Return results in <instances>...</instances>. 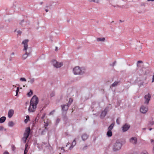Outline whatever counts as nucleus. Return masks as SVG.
<instances>
[{"label":"nucleus","mask_w":154,"mask_h":154,"mask_svg":"<svg viewBox=\"0 0 154 154\" xmlns=\"http://www.w3.org/2000/svg\"><path fill=\"white\" fill-rule=\"evenodd\" d=\"M24 22V20H22L19 23L20 25L23 26L22 23Z\"/></svg>","instance_id":"ea45409f"},{"label":"nucleus","mask_w":154,"mask_h":154,"mask_svg":"<svg viewBox=\"0 0 154 154\" xmlns=\"http://www.w3.org/2000/svg\"><path fill=\"white\" fill-rule=\"evenodd\" d=\"M148 108L147 106H142L140 108V111L142 113L145 114L148 111Z\"/></svg>","instance_id":"6e6552de"},{"label":"nucleus","mask_w":154,"mask_h":154,"mask_svg":"<svg viewBox=\"0 0 154 154\" xmlns=\"http://www.w3.org/2000/svg\"><path fill=\"white\" fill-rule=\"evenodd\" d=\"M57 48H57V47H56V48H55V51H57Z\"/></svg>","instance_id":"bf43d9fd"},{"label":"nucleus","mask_w":154,"mask_h":154,"mask_svg":"<svg viewBox=\"0 0 154 154\" xmlns=\"http://www.w3.org/2000/svg\"><path fill=\"white\" fill-rule=\"evenodd\" d=\"M46 145V146H45V147H46V146H47L49 144L48 143L47 144V143H45V142H42V146H44L45 145Z\"/></svg>","instance_id":"c9c22d12"},{"label":"nucleus","mask_w":154,"mask_h":154,"mask_svg":"<svg viewBox=\"0 0 154 154\" xmlns=\"http://www.w3.org/2000/svg\"><path fill=\"white\" fill-rule=\"evenodd\" d=\"M29 136V134H26V133H24L23 134V137H26V138H27Z\"/></svg>","instance_id":"7c9ffc66"},{"label":"nucleus","mask_w":154,"mask_h":154,"mask_svg":"<svg viewBox=\"0 0 154 154\" xmlns=\"http://www.w3.org/2000/svg\"><path fill=\"white\" fill-rule=\"evenodd\" d=\"M14 114V110L12 109L9 110L8 113V116L9 118H11Z\"/></svg>","instance_id":"9b49d317"},{"label":"nucleus","mask_w":154,"mask_h":154,"mask_svg":"<svg viewBox=\"0 0 154 154\" xmlns=\"http://www.w3.org/2000/svg\"><path fill=\"white\" fill-rule=\"evenodd\" d=\"M151 96L149 93L147 94L146 95L144 96L145 101L144 103L146 105L148 104L149 101L150 100Z\"/></svg>","instance_id":"0eeeda50"},{"label":"nucleus","mask_w":154,"mask_h":154,"mask_svg":"<svg viewBox=\"0 0 154 154\" xmlns=\"http://www.w3.org/2000/svg\"><path fill=\"white\" fill-rule=\"evenodd\" d=\"M27 144H26L25 148V149H24V154H27V152L28 151V149H27Z\"/></svg>","instance_id":"393cba45"},{"label":"nucleus","mask_w":154,"mask_h":154,"mask_svg":"<svg viewBox=\"0 0 154 154\" xmlns=\"http://www.w3.org/2000/svg\"><path fill=\"white\" fill-rule=\"evenodd\" d=\"M129 142L135 145L137 143V139L136 137H133L130 139Z\"/></svg>","instance_id":"9d476101"},{"label":"nucleus","mask_w":154,"mask_h":154,"mask_svg":"<svg viewBox=\"0 0 154 154\" xmlns=\"http://www.w3.org/2000/svg\"><path fill=\"white\" fill-rule=\"evenodd\" d=\"M11 147H12V150H13V151H14V149H15V148L14 147V146L12 145Z\"/></svg>","instance_id":"a18cd8bd"},{"label":"nucleus","mask_w":154,"mask_h":154,"mask_svg":"<svg viewBox=\"0 0 154 154\" xmlns=\"http://www.w3.org/2000/svg\"><path fill=\"white\" fill-rule=\"evenodd\" d=\"M143 63V61H141V60L138 61H137V66H138V63Z\"/></svg>","instance_id":"37998d69"},{"label":"nucleus","mask_w":154,"mask_h":154,"mask_svg":"<svg viewBox=\"0 0 154 154\" xmlns=\"http://www.w3.org/2000/svg\"><path fill=\"white\" fill-rule=\"evenodd\" d=\"M19 87H17V90L16 91V96L17 95L18 93L19 92Z\"/></svg>","instance_id":"4c0bfd02"},{"label":"nucleus","mask_w":154,"mask_h":154,"mask_svg":"<svg viewBox=\"0 0 154 154\" xmlns=\"http://www.w3.org/2000/svg\"><path fill=\"white\" fill-rule=\"evenodd\" d=\"M85 71V69L84 67L80 68L79 66H77L73 68V71L75 75H82Z\"/></svg>","instance_id":"7ed1b4c3"},{"label":"nucleus","mask_w":154,"mask_h":154,"mask_svg":"<svg viewBox=\"0 0 154 154\" xmlns=\"http://www.w3.org/2000/svg\"><path fill=\"white\" fill-rule=\"evenodd\" d=\"M44 129L41 132V134L42 135H44L45 134V133L47 132L48 131V128H44Z\"/></svg>","instance_id":"412c9836"},{"label":"nucleus","mask_w":154,"mask_h":154,"mask_svg":"<svg viewBox=\"0 0 154 154\" xmlns=\"http://www.w3.org/2000/svg\"><path fill=\"white\" fill-rule=\"evenodd\" d=\"M146 128H143L142 129H143V130H146Z\"/></svg>","instance_id":"e2e57ef3"},{"label":"nucleus","mask_w":154,"mask_h":154,"mask_svg":"<svg viewBox=\"0 0 154 154\" xmlns=\"http://www.w3.org/2000/svg\"><path fill=\"white\" fill-rule=\"evenodd\" d=\"M32 94H33L32 91L31 90H30V92L28 93L27 95L29 96L30 97L31 96V95Z\"/></svg>","instance_id":"cd10ccee"},{"label":"nucleus","mask_w":154,"mask_h":154,"mask_svg":"<svg viewBox=\"0 0 154 154\" xmlns=\"http://www.w3.org/2000/svg\"><path fill=\"white\" fill-rule=\"evenodd\" d=\"M10 61H11L12 60V57H10L9 59Z\"/></svg>","instance_id":"603ef678"},{"label":"nucleus","mask_w":154,"mask_h":154,"mask_svg":"<svg viewBox=\"0 0 154 154\" xmlns=\"http://www.w3.org/2000/svg\"><path fill=\"white\" fill-rule=\"evenodd\" d=\"M20 81H26V79L24 78H21L20 79Z\"/></svg>","instance_id":"473e14b6"},{"label":"nucleus","mask_w":154,"mask_h":154,"mask_svg":"<svg viewBox=\"0 0 154 154\" xmlns=\"http://www.w3.org/2000/svg\"><path fill=\"white\" fill-rule=\"evenodd\" d=\"M151 142L152 144H154V140H152L151 141Z\"/></svg>","instance_id":"3c124183"},{"label":"nucleus","mask_w":154,"mask_h":154,"mask_svg":"<svg viewBox=\"0 0 154 154\" xmlns=\"http://www.w3.org/2000/svg\"><path fill=\"white\" fill-rule=\"evenodd\" d=\"M26 119L24 120V122L26 124L28 121L29 120V116L27 115L26 116Z\"/></svg>","instance_id":"5701e85b"},{"label":"nucleus","mask_w":154,"mask_h":154,"mask_svg":"<svg viewBox=\"0 0 154 154\" xmlns=\"http://www.w3.org/2000/svg\"><path fill=\"white\" fill-rule=\"evenodd\" d=\"M153 151H154V146L153 147Z\"/></svg>","instance_id":"774afa93"},{"label":"nucleus","mask_w":154,"mask_h":154,"mask_svg":"<svg viewBox=\"0 0 154 154\" xmlns=\"http://www.w3.org/2000/svg\"><path fill=\"white\" fill-rule=\"evenodd\" d=\"M44 123H45V124L44 125V128H47L48 125V122L45 123V122H44Z\"/></svg>","instance_id":"2f4dec72"},{"label":"nucleus","mask_w":154,"mask_h":154,"mask_svg":"<svg viewBox=\"0 0 154 154\" xmlns=\"http://www.w3.org/2000/svg\"><path fill=\"white\" fill-rule=\"evenodd\" d=\"M147 1H152V2L154 1V0H147Z\"/></svg>","instance_id":"864d4df0"},{"label":"nucleus","mask_w":154,"mask_h":154,"mask_svg":"<svg viewBox=\"0 0 154 154\" xmlns=\"http://www.w3.org/2000/svg\"><path fill=\"white\" fill-rule=\"evenodd\" d=\"M4 128L3 126H0V131H2L3 130Z\"/></svg>","instance_id":"58836bf2"},{"label":"nucleus","mask_w":154,"mask_h":154,"mask_svg":"<svg viewBox=\"0 0 154 154\" xmlns=\"http://www.w3.org/2000/svg\"><path fill=\"white\" fill-rule=\"evenodd\" d=\"M14 52H12L11 54V55H14Z\"/></svg>","instance_id":"6e6d98bb"},{"label":"nucleus","mask_w":154,"mask_h":154,"mask_svg":"<svg viewBox=\"0 0 154 154\" xmlns=\"http://www.w3.org/2000/svg\"><path fill=\"white\" fill-rule=\"evenodd\" d=\"M141 154H148V152L146 151H144L142 152Z\"/></svg>","instance_id":"a19ab883"},{"label":"nucleus","mask_w":154,"mask_h":154,"mask_svg":"<svg viewBox=\"0 0 154 154\" xmlns=\"http://www.w3.org/2000/svg\"><path fill=\"white\" fill-rule=\"evenodd\" d=\"M154 125V121H153L152 120L150 121L149 123L148 124V126H152Z\"/></svg>","instance_id":"b1692460"},{"label":"nucleus","mask_w":154,"mask_h":154,"mask_svg":"<svg viewBox=\"0 0 154 154\" xmlns=\"http://www.w3.org/2000/svg\"><path fill=\"white\" fill-rule=\"evenodd\" d=\"M154 82V75L152 76V82Z\"/></svg>","instance_id":"09e8293b"},{"label":"nucleus","mask_w":154,"mask_h":154,"mask_svg":"<svg viewBox=\"0 0 154 154\" xmlns=\"http://www.w3.org/2000/svg\"><path fill=\"white\" fill-rule=\"evenodd\" d=\"M73 102V100L72 98H70L69 99V101L68 103V105L69 106L71 104V103H72V102Z\"/></svg>","instance_id":"a878e982"},{"label":"nucleus","mask_w":154,"mask_h":154,"mask_svg":"<svg viewBox=\"0 0 154 154\" xmlns=\"http://www.w3.org/2000/svg\"><path fill=\"white\" fill-rule=\"evenodd\" d=\"M109 109V107H107L102 112L100 116V118L101 119H103L105 117Z\"/></svg>","instance_id":"39448f33"},{"label":"nucleus","mask_w":154,"mask_h":154,"mask_svg":"<svg viewBox=\"0 0 154 154\" xmlns=\"http://www.w3.org/2000/svg\"><path fill=\"white\" fill-rule=\"evenodd\" d=\"M122 141L117 140L112 145V149L114 152H116L120 150L122 146Z\"/></svg>","instance_id":"f03ea898"},{"label":"nucleus","mask_w":154,"mask_h":154,"mask_svg":"<svg viewBox=\"0 0 154 154\" xmlns=\"http://www.w3.org/2000/svg\"><path fill=\"white\" fill-rule=\"evenodd\" d=\"M55 112V110H53V111H51V112H50L49 114V116H50L51 115H52L54 114V112Z\"/></svg>","instance_id":"72a5a7b5"},{"label":"nucleus","mask_w":154,"mask_h":154,"mask_svg":"<svg viewBox=\"0 0 154 154\" xmlns=\"http://www.w3.org/2000/svg\"><path fill=\"white\" fill-rule=\"evenodd\" d=\"M30 129L29 127L27 128L25 130V132L24 133H26L27 134H29V135L30 132Z\"/></svg>","instance_id":"dca6fc26"},{"label":"nucleus","mask_w":154,"mask_h":154,"mask_svg":"<svg viewBox=\"0 0 154 154\" xmlns=\"http://www.w3.org/2000/svg\"><path fill=\"white\" fill-rule=\"evenodd\" d=\"M28 40L26 39L24 40L22 42V43L24 45V49L23 51H25V54H23L22 56V58L23 60L26 59L29 55V54L27 52V50L28 47V45H27Z\"/></svg>","instance_id":"20e7f679"},{"label":"nucleus","mask_w":154,"mask_h":154,"mask_svg":"<svg viewBox=\"0 0 154 154\" xmlns=\"http://www.w3.org/2000/svg\"><path fill=\"white\" fill-rule=\"evenodd\" d=\"M130 125L129 124L125 123L122 127V131L123 132H125L130 128Z\"/></svg>","instance_id":"1a4fd4ad"},{"label":"nucleus","mask_w":154,"mask_h":154,"mask_svg":"<svg viewBox=\"0 0 154 154\" xmlns=\"http://www.w3.org/2000/svg\"><path fill=\"white\" fill-rule=\"evenodd\" d=\"M18 34H20L22 33V32L20 30H18L17 32Z\"/></svg>","instance_id":"de8ad7c7"},{"label":"nucleus","mask_w":154,"mask_h":154,"mask_svg":"<svg viewBox=\"0 0 154 154\" xmlns=\"http://www.w3.org/2000/svg\"><path fill=\"white\" fill-rule=\"evenodd\" d=\"M6 128H4V129H3V130H4L5 131H6Z\"/></svg>","instance_id":"052dcab7"},{"label":"nucleus","mask_w":154,"mask_h":154,"mask_svg":"<svg viewBox=\"0 0 154 154\" xmlns=\"http://www.w3.org/2000/svg\"><path fill=\"white\" fill-rule=\"evenodd\" d=\"M52 63L53 66L57 68H60L63 65L62 63L58 62L55 60H53L52 61Z\"/></svg>","instance_id":"423d86ee"},{"label":"nucleus","mask_w":154,"mask_h":154,"mask_svg":"<svg viewBox=\"0 0 154 154\" xmlns=\"http://www.w3.org/2000/svg\"><path fill=\"white\" fill-rule=\"evenodd\" d=\"M35 81L34 78L30 79V80L29 81L30 83L32 84Z\"/></svg>","instance_id":"bb28decb"},{"label":"nucleus","mask_w":154,"mask_h":154,"mask_svg":"<svg viewBox=\"0 0 154 154\" xmlns=\"http://www.w3.org/2000/svg\"><path fill=\"white\" fill-rule=\"evenodd\" d=\"M3 154H9V153L7 151H5L4 152Z\"/></svg>","instance_id":"49530a36"},{"label":"nucleus","mask_w":154,"mask_h":154,"mask_svg":"<svg viewBox=\"0 0 154 154\" xmlns=\"http://www.w3.org/2000/svg\"><path fill=\"white\" fill-rule=\"evenodd\" d=\"M87 148V146H85L83 148V149H84V150L85 149H86Z\"/></svg>","instance_id":"8fccbe9b"},{"label":"nucleus","mask_w":154,"mask_h":154,"mask_svg":"<svg viewBox=\"0 0 154 154\" xmlns=\"http://www.w3.org/2000/svg\"><path fill=\"white\" fill-rule=\"evenodd\" d=\"M61 149L62 150H63V151H64V149H63V147L62 148H61Z\"/></svg>","instance_id":"0e129e2a"},{"label":"nucleus","mask_w":154,"mask_h":154,"mask_svg":"<svg viewBox=\"0 0 154 154\" xmlns=\"http://www.w3.org/2000/svg\"><path fill=\"white\" fill-rule=\"evenodd\" d=\"M48 6H46V7H47V8H48Z\"/></svg>","instance_id":"338daca9"},{"label":"nucleus","mask_w":154,"mask_h":154,"mask_svg":"<svg viewBox=\"0 0 154 154\" xmlns=\"http://www.w3.org/2000/svg\"><path fill=\"white\" fill-rule=\"evenodd\" d=\"M54 95H55V94H54V93L52 92L50 96L51 97H52L54 96Z\"/></svg>","instance_id":"c03bdc74"},{"label":"nucleus","mask_w":154,"mask_h":154,"mask_svg":"<svg viewBox=\"0 0 154 154\" xmlns=\"http://www.w3.org/2000/svg\"><path fill=\"white\" fill-rule=\"evenodd\" d=\"M38 102V97L36 95H34L30 101V106L28 109L29 112H33L35 111Z\"/></svg>","instance_id":"f257e3e1"},{"label":"nucleus","mask_w":154,"mask_h":154,"mask_svg":"<svg viewBox=\"0 0 154 154\" xmlns=\"http://www.w3.org/2000/svg\"><path fill=\"white\" fill-rule=\"evenodd\" d=\"M60 121V119H57L56 122V125L58 124L59 123V122Z\"/></svg>","instance_id":"e433bc0d"},{"label":"nucleus","mask_w":154,"mask_h":154,"mask_svg":"<svg viewBox=\"0 0 154 154\" xmlns=\"http://www.w3.org/2000/svg\"><path fill=\"white\" fill-rule=\"evenodd\" d=\"M6 119V118L5 116H2L0 118V123H2L4 122Z\"/></svg>","instance_id":"2eb2a0df"},{"label":"nucleus","mask_w":154,"mask_h":154,"mask_svg":"<svg viewBox=\"0 0 154 154\" xmlns=\"http://www.w3.org/2000/svg\"><path fill=\"white\" fill-rule=\"evenodd\" d=\"M119 119H120V118L119 117L116 120L117 124L119 125L120 124V121L119 120Z\"/></svg>","instance_id":"c85d7f7f"},{"label":"nucleus","mask_w":154,"mask_h":154,"mask_svg":"<svg viewBox=\"0 0 154 154\" xmlns=\"http://www.w3.org/2000/svg\"><path fill=\"white\" fill-rule=\"evenodd\" d=\"M43 3L42 2L41 3V5H42Z\"/></svg>","instance_id":"69168bd1"},{"label":"nucleus","mask_w":154,"mask_h":154,"mask_svg":"<svg viewBox=\"0 0 154 154\" xmlns=\"http://www.w3.org/2000/svg\"><path fill=\"white\" fill-rule=\"evenodd\" d=\"M62 110L63 111H66L68 109L69 106L68 105H61Z\"/></svg>","instance_id":"f8f14e48"},{"label":"nucleus","mask_w":154,"mask_h":154,"mask_svg":"<svg viewBox=\"0 0 154 154\" xmlns=\"http://www.w3.org/2000/svg\"><path fill=\"white\" fill-rule=\"evenodd\" d=\"M8 125L9 127H12L14 125V123L12 121H10L8 123Z\"/></svg>","instance_id":"4be33fe9"},{"label":"nucleus","mask_w":154,"mask_h":154,"mask_svg":"<svg viewBox=\"0 0 154 154\" xmlns=\"http://www.w3.org/2000/svg\"><path fill=\"white\" fill-rule=\"evenodd\" d=\"M69 143L68 142L67 143V145H66V146H67V145H68L69 144Z\"/></svg>","instance_id":"4d7b16f0"},{"label":"nucleus","mask_w":154,"mask_h":154,"mask_svg":"<svg viewBox=\"0 0 154 154\" xmlns=\"http://www.w3.org/2000/svg\"><path fill=\"white\" fill-rule=\"evenodd\" d=\"M76 138H75L73 140L71 146L69 148V149L71 150L72 149V148L76 145Z\"/></svg>","instance_id":"ddd939ff"},{"label":"nucleus","mask_w":154,"mask_h":154,"mask_svg":"<svg viewBox=\"0 0 154 154\" xmlns=\"http://www.w3.org/2000/svg\"><path fill=\"white\" fill-rule=\"evenodd\" d=\"M106 135L109 137H111L112 135V132L111 131L108 130L106 133Z\"/></svg>","instance_id":"a211bd4d"},{"label":"nucleus","mask_w":154,"mask_h":154,"mask_svg":"<svg viewBox=\"0 0 154 154\" xmlns=\"http://www.w3.org/2000/svg\"><path fill=\"white\" fill-rule=\"evenodd\" d=\"M105 40V38L104 37L98 38L97 39V42H104Z\"/></svg>","instance_id":"aec40b11"},{"label":"nucleus","mask_w":154,"mask_h":154,"mask_svg":"<svg viewBox=\"0 0 154 154\" xmlns=\"http://www.w3.org/2000/svg\"><path fill=\"white\" fill-rule=\"evenodd\" d=\"M88 136L86 134H83L82 136V138L83 140L85 141L86 140L88 137Z\"/></svg>","instance_id":"4468645a"},{"label":"nucleus","mask_w":154,"mask_h":154,"mask_svg":"<svg viewBox=\"0 0 154 154\" xmlns=\"http://www.w3.org/2000/svg\"><path fill=\"white\" fill-rule=\"evenodd\" d=\"M93 2L98 3H99V0H93Z\"/></svg>","instance_id":"79ce46f5"},{"label":"nucleus","mask_w":154,"mask_h":154,"mask_svg":"<svg viewBox=\"0 0 154 154\" xmlns=\"http://www.w3.org/2000/svg\"><path fill=\"white\" fill-rule=\"evenodd\" d=\"M27 139V138H26V137H23L22 140L24 143H26V140Z\"/></svg>","instance_id":"c756f323"},{"label":"nucleus","mask_w":154,"mask_h":154,"mask_svg":"<svg viewBox=\"0 0 154 154\" xmlns=\"http://www.w3.org/2000/svg\"><path fill=\"white\" fill-rule=\"evenodd\" d=\"M116 63V61H114L112 64H110V65L112 66H114Z\"/></svg>","instance_id":"f704fd0d"},{"label":"nucleus","mask_w":154,"mask_h":154,"mask_svg":"<svg viewBox=\"0 0 154 154\" xmlns=\"http://www.w3.org/2000/svg\"><path fill=\"white\" fill-rule=\"evenodd\" d=\"M119 21H120V22H123V21H122V20H119Z\"/></svg>","instance_id":"680f3d73"},{"label":"nucleus","mask_w":154,"mask_h":154,"mask_svg":"<svg viewBox=\"0 0 154 154\" xmlns=\"http://www.w3.org/2000/svg\"><path fill=\"white\" fill-rule=\"evenodd\" d=\"M120 82V81H115L111 85V87H113L116 86L118 85V84Z\"/></svg>","instance_id":"6ab92c4d"},{"label":"nucleus","mask_w":154,"mask_h":154,"mask_svg":"<svg viewBox=\"0 0 154 154\" xmlns=\"http://www.w3.org/2000/svg\"><path fill=\"white\" fill-rule=\"evenodd\" d=\"M45 11L46 12H48V10L47 9H46L45 10Z\"/></svg>","instance_id":"5fc2aeb1"},{"label":"nucleus","mask_w":154,"mask_h":154,"mask_svg":"<svg viewBox=\"0 0 154 154\" xmlns=\"http://www.w3.org/2000/svg\"><path fill=\"white\" fill-rule=\"evenodd\" d=\"M114 124L115 123L114 122L112 123L108 127V130L111 131L114 127Z\"/></svg>","instance_id":"f3484780"},{"label":"nucleus","mask_w":154,"mask_h":154,"mask_svg":"<svg viewBox=\"0 0 154 154\" xmlns=\"http://www.w3.org/2000/svg\"><path fill=\"white\" fill-rule=\"evenodd\" d=\"M152 129V128H149V131H151Z\"/></svg>","instance_id":"13d9d810"}]
</instances>
